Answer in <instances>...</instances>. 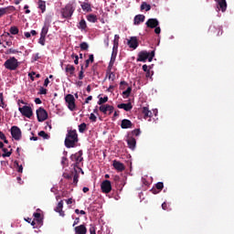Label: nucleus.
I'll use <instances>...</instances> for the list:
<instances>
[{"instance_id": "13d9d810", "label": "nucleus", "mask_w": 234, "mask_h": 234, "mask_svg": "<svg viewBox=\"0 0 234 234\" xmlns=\"http://www.w3.org/2000/svg\"><path fill=\"white\" fill-rule=\"evenodd\" d=\"M143 70H144V72H148L151 69H149V66H147V64H144V65H143Z\"/></svg>"}, {"instance_id": "ea45409f", "label": "nucleus", "mask_w": 234, "mask_h": 234, "mask_svg": "<svg viewBox=\"0 0 234 234\" xmlns=\"http://www.w3.org/2000/svg\"><path fill=\"white\" fill-rule=\"evenodd\" d=\"M87 131V123L82 122L79 125V133H85Z\"/></svg>"}, {"instance_id": "b1692460", "label": "nucleus", "mask_w": 234, "mask_h": 234, "mask_svg": "<svg viewBox=\"0 0 234 234\" xmlns=\"http://www.w3.org/2000/svg\"><path fill=\"white\" fill-rule=\"evenodd\" d=\"M53 17H54V13H48V14L46 16L44 25H46V26H48V27H50V24L52 23Z\"/></svg>"}, {"instance_id": "e433bc0d", "label": "nucleus", "mask_w": 234, "mask_h": 234, "mask_svg": "<svg viewBox=\"0 0 234 234\" xmlns=\"http://www.w3.org/2000/svg\"><path fill=\"white\" fill-rule=\"evenodd\" d=\"M9 32L13 36H17V34H19V28H17V27H16V26L11 27L10 29H9Z\"/></svg>"}, {"instance_id": "a211bd4d", "label": "nucleus", "mask_w": 234, "mask_h": 234, "mask_svg": "<svg viewBox=\"0 0 234 234\" xmlns=\"http://www.w3.org/2000/svg\"><path fill=\"white\" fill-rule=\"evenodd\" d=\"M75 234H87V227L85 225H80L74 229Z\"/></svg>"}, {"instance_id": "9d476101", "label": "nucleus", "mask_w": 234, "mask_h": 234, "mask_svg": "<svg viewBox=\"0 0 234 234\" xmlns=\"http://www.w3.org/2000/svg\"><path fill=\"white\" fill-rule=\"evenodd\" d=\"M11 136L14 138V140L19 141L21 140V129L17 126H12L11 127Z\"/></svg>"}, {"instance_id": "4d7b16f0", "label": "nucleus", "mask_w": 234, "mask_h": 234, "mask_svg": "<svg viewBox=\"0 0 234 234\" xmlns=\"http://www.w3.org/2000/svg\"><path fill=\"white\" fill-rule=\"evenodd\" d=\"M90 120L91 122H96V120H98V118L96 117V115L94 113H90Z\"/></svg>"}, {"instance_id": "de8ad7c7", "label": "nucleus", "mask_w": 234, "mask_h": 234, "mask_svg": "<svg viewBox=\"0 0 234 234\" xmlns=\"http://www.w3.org/2000/svg\"><path fill=\"white\" fill-rule=\"evenodd\" d=\"M46 37L45 36L43 35H40V38L38 40V43L42 46V47H45V41H46Z\"/></svg>"}, {"instance_id": "dca6fc26", "label": "nucleus", "mask_w": 234, "mask_h": 234, "mask_svg": "<svg viewBox=\"0 0 234 234\" xmlns=\"http://www.w3.org/2000/svg\"><path fill=\"white\" fill-rule=\"evenodd\" d=\"M217 3L218 10H221V12H226V10H228V3L226 0H217Z\"/></svg>"}, {"instance_id": "2eb2a0df", "label": "nucleus", "mask_w": 234, "mask_h": 234, "mask_svg": "<svg viewBox=\"0 0 234 234\" xmlns=\"http://www.w3.org/2000/svg\"><path fill=\"white\" fill-rule=\"evenodd\" d=\"M112 165L114 169H116V171H119V173H122V171H125V165L120 161L114 160Z\"/></svg>"}, {"instance_id": "c85d7f7f", "label": "nucleus", "mask_w": 234, "mask_h": 234, "mask_svg": "<svg viewBox=\"0 0 234 234\" xmlns=\"http://www.w3.org/2000/svg\"><path fill=\"white\" fill-rule=\"evenodd\" d=\"M86 17L90 23H96L98 21V16L92 14L88 15Z\"/></svg>"}, {"instance_id": "6e6d98bb", "label": "nucleus", "mask_w": 234, "mask_h": 234, "mask_svg": "<svg viewBox=\"0 0 234 234\" xmlns=\"http://www.w3.org/2000/svg\"><path fill=\"white\" fill-rule=\"evenodd\" d=\"M6 14V9L5 7L0 8V17H3Z\"/></svg>"}, {"instance_id": "052dcab7", "label": "nucleus", "mask_w": 234, "mask_h": 234, "mask_svg": "<svg viewBox=\"0 0 234 234\" xmlns=\"http://www.w3.org/2000/svg\"><path fill=\"white\" fill-rule=\"evenodd\" d=\"M39 94H47V89L41 87L39 90Z\"/></svg>"}, {"instance_id": "69168bd1", "label": "nucleus", "mask_w": 234, "mask_h": 234, "mask_svg": "<svg viewBox=\"0 0 234 234\" xmlns=\"http://www.w3.org/2000/svg\"><path fill=\"white\" fill-rule=\"evenodd\" d=\"M48 83H50V80H48V78H47V79L44 80V87H48Z\"/></svg>"}, {"instance_id": "f704fd0d", "label": "nucleus", "mask_w": 234, "mask_h": 234, "mask_svg": "<svg viewBox=\"0 0 234 234\" xmlns=\"http://www.w3.org/2000/svg\"><path fill=\"white\" fill-rule=\"evenodd\" d=\"M131 92H133V88L128 87L126 90L122 91V98H129V96H131Z\"/></svg>"}, {"instance_id": "1a4fd4ad", "label": "nucleus", "mask_w": 234, "mask_h": 234, "mask_svg": "<svg viewBox=\"0 0 234 234\" xmlns=\"http://www.w3.org/2000/svg\"><path fill=\"white\" fill-rule=\"evenodd\" d=\"M37 118L38 122H45V120L48 118V113L47 112V110H44L43 108L37 109Z\"/></svg>"}, {"instance_id": "cd10ccee", "label": "nucleus", "mask_w": 234, "mask_h": 234, "mask_svg": "<svg viewBox=\"0 0 234 234\" xmlns=\"http://www.w3.org/2000/svg\"><path fill=\"white\" fill-rule=\"evenodd\" d=\"M81 8L84 12H92V7H90V4L89 3L81 4Z\"/></svg>"}, {"instance_id": "72a5a7b5", "label": "nucleus", "mask_w": 234, "mask_h": 234, "mask_svg": "<svg viewBox=\"0 0 234 234\" xmlns=\"http://www.w3.org/2000/svg\"><path fill=\"white\" fill-rule=\"evenodd\" d=\"M2 151H3V154H2V156H3V158H8V157H10V156H12V149L8 152V149H6V148H2Z\"/></svg>"}, {"instance_id": "423d86ee", "label": "nucleus", "mask_w": 234, "mask_h": 234, "mask_svg": "<svg viewBox=\"0 0 234 234\" xmlns=\"http://www.w3.org/2000/svg\"><path fill=\"white\" fill-rule=\"evenodd\" d=\"M83 151L80 150L78 153L71 154L70 160L76 162L74 167H78L80 162H83Z\"/></svg>"}, {"instance_id": "8fccbe9b", "label": "nucleus", "mask_w": 234, "mask_h": 234, "mask_svg": "<svg viewBox=\"0 0 234 234\" xmlns=\"http://www.w3.org/2000/svg\"><path fill=\"white\" fill-rule=\"evenodd\" d=\"M71 58H72V59H74V63H75V65H78V63H80V57H78V55H74V54H72L71 55Z\"/></svg>"}, {"instance_id": "4be33fe9", "label": "nucleus", "mask_w": 234, "mask_h": 234, "mask_svg": "<svg viewBox=\"0 0 234 234\" xmlns=\"http://www.w3.org/2000/svg\"><path fill=\"white\" fill-rule=\"evenodd\" d=\"M142 112L144 120H147V118H151L153 116V112H151L148 107H143Z\"/></svg>"}, {"instance_id": "49530a36", "label": "nucleus", "mask_w": 234, "mask_h": 234, "mask_svg": "<svg viewBox=\"0 0 234 234\" xmlns=\"http://www.w3.org/2000/svg\"><path fill=\"white\" fill-rule=\"evenodd\" d=\"M112 55L118 56V44L117 43H115V45H113Z\"/></svg>"}, {"instance_id": "0eeeda50", "label": "nucleus", "mask_w": 234, "mask_h": 234, "mask_svg": "<svg viewBox=\"0 0 234 234\" xmlns=\"http://www.w3.org/2000/svg\"><path fill=\"white\" fill-rule=\"evenodd\" d=\"M19 112H21L22 116H26V118H32V108L30 106H23L18 108Z\"/></svg>"}, {"instance_id": "bf43d9fd", "label": "nucleus", "mask_w": 234, "mask_h": 234, "mask_svg": "<svg viewBox=\"0 0 234 234\" xmlns=\"http://www.w3.org/2000/svg\"><path fill=\"white\" fill-rule=\"evenodd\" d=\"M85 71H80L79 73V80H83V78H85Z\"/></svg>"}, {"instance_id": "20e7f679", "label": "nucleus", "mask_w": 234, "mask_h": 234, "mask_svg": "<svg viewBox=\"0 0 234 234\" xmlns=\"http://www.w3.org/2000/svg\"><path fill=\"white\" fill-rule=\"evenodd\" d=\"M4 67L7 69V70H16L17 67H19V62L17 61V58L16 57H12L5 60L4 63Z\"/></svg>"}, {"instance_id": "603ef678", "label": "nucleus", "mask_w": 234, "mask_h": 234, "mask_svg": "<svg viewBox=\"0 0 234 234\" xmlns=\"http://www.w3.org/2000/svg\"><path fill=\"white\" fill-rule=\"evenodd\" d=\"M80 177V176H78V172L75 170V174L73 176V184H78V178Z\"/></svg>"}, {"instance_id": "7c9ffc66", "label": "nucleus", "mask_w": 234, "mask_h": 234, "mask_svg": "<svg viewBox=\"0 0 234 234\" xmlns=\"http://www.w3.org/2000/svg\"><path fill=\"white\" fill-rule=\"evenodd\" d=\"M90 63H94V55L93 54H90L89 56V59H86V61H85V69H89V65Z\"/></svg>"}, {"instance_id": "412c9836", "label": "nucleus", "mask_w": 234, "mask_h": 234, "mask_svg": "<svg viewBox=\"0 0 234 234\" xmlns=\"http://www.w3.org/2000/svg\"><path fill=\"white\" fill-rule=\"evenodd\" d=\"M162 189H164V183L158 182L155 184V188H152V193L154 195H158L159 191H162Z\"/></svg>"}, {"instance_id": "37998d69", "label": "nucleus", "mask_w": 234, "mask_h": 234, "mask_svg": "<svg viewBox=\"0 0 234 234\" xmlns=\"http://www.w3.org/2000/svg\"><path fill=\"white\" fill-rule=\"evenodd\" d=\"M107 74H108L109 80H112V81H114V80L116 79V75L114 74V72L111 71V69H108Z\"/></svg>"}, {"instance_id": "680f3d73", "label": "nucleus", "mask_w": 234, "mask_h": 234, "mask_svg": "<svg viewBox=\"0 0 234 234\" xmlns=\"http://www.w3.org/2000/svg\"><path fill=\"white\" fill-rule=\"evenodd\" d=\"M41 57H39V53H37L34 58H33V61H37V59H40Z\"/></svg>"}, {"instance_id": "3c124183", "label": "nucleus", "mask_w": 234, "mask_h": 234, "mask_svg": "<svg viewBox=\"0 0 234 234\" xmlns=\"http://www.w3.org/2000/svg\"><path fill=\"white\" fill-rule=\"evenodd\" d=\"M119 43H120V36L119 35H115L114 36V40H113V45L117 44V47H119Z\"/></svg>"}, {"instance_id": "5701e85b", "label": "nucleus", "mask_w": 234, "mask_h": 234, "mask_svg": "<svg viewBox=\"0 0 234 234\" xmlns=\"http://www.w3.org/2000/svg\"><path fill=\"white\" fill-rule=\"evenodd\" d=\"M145 21V16L144 15H137L134 16L133 24L134 25H140V23H144Z\"/></svg>"}, {"instance_id": "f257e3e1", "label": "nucleus", "mask_w": 234, "mask_h": 234, "mask_svg": "<svg viewBox=\"0 0 234 234\" xmlns=\"http://www.w3.org/2000/svg\"><path fill=\"white\" fill-rule=\"evenodd\" d=\"M78 132L76 130H69L66 135L64 144L68 149L72 147H76V144H78Z\"/></svg>"}, {"instance_id": "2f4dec72", "label": "nucleus", "mask_w": 234, "mask_h": 234, "mask_svg": "<svg viewBox=\"0 0 234 234\" xmlns=\"http://www.w3.org/2000/svg\"><path fill=\"white\" fill-rule=\"evenodd\" d=\"M50 28V26H47L44 24L41 32H40V36H44L47 37V34H48V29Z\"/></svg>"}, {"instance_id": "58836bf2", "label": "nucleus", "mask_w": 234, "mask_h": 234, "mask_svg": "<svg viewBox=\"0 0 234 234\" xmlns=\"http://www.w3.org/2000/svg\"><path fill=\"white\" fill-rule=\"evenodd\" d=\"M141 10H145V12H149V10H151V5H148L145 2H144L141 5Z\"/></svg>"}, {"instance_id": "338daca9", "label": "nucleus", "mask_w": 234, "mask_h": 234, "mask_svg": "<svg viewBox=\"0 0 234 234\" xmlns=\"http://www.w3.org/2000/svg\"><path fill=\"white\" fill-rule=\"evenodd\" d=\"M91 100H92V96L90 95V96L85 100L84 103H89V101H91Z\"/></svg>"}, {"instance_id": "a19ab883", "label": "nucleus", "mask_w": 234, "mask_h": 234, "mask_svg": "<svg viewBox=\"0 0 234 234\" xmlns=\"http://www.w3.org/2000/svg\"><path fill=\"white\" fill-rule=\"evenodd\" d=\"M38 136H41L44 140H48L50 138V135H48V133H46L45 131H40L38 133Z\"/></svg>"}, {"instance_id": "ddd939ff", "label": "nucleus", "mask_w": 234, "mask_h": 234, "mask_svg": "<svg viewBox=\"0 0 234 234\" xmlns=\"http://www.w3.org/2000/svg\"><path fill=\"white\" fill-rule=\"evenodd\" d=\"M148 28H156L160 25V22L156 18H150L145 23Z\"/></svg>"}, {"instance_id": "7ed1b4c3", "label": "nucleus", "mask_w": 234, "mask_h": 234, "mask_svg": "<svg viewBox=\"0 0 234 234\" xmlns=\"http://www.w3.org/2000/svg\"><path fill=\"white\" fill-rule=\"evenodd\" d=\"M153 58H154V50L151 52H147L145 50L139 52L137 61H142L143 63H145V61H153Z\"/></svg>"}, {"instance_id": "79ce46f5", "label": "nucleus", "mask_w": 234, "mask_h": 234, "mask_svg": "<svg viewBox=\"0 0 234 234\" xmlns=\"http://www.w3.org/2000/svg\"><path fill=\"white\" fill-rule=\"evenodd\" d=\"M61 210H63V200H60V201L58 203V205H57V207H56V208H55V211H56L57 213H58V211H61Z\"/></svg>"}, {"instance_id": "393cba45", "label": "nucleus", "mask_w": 234, "mask_h": 234, "mask_svg": "<svg viewBox=\"0 0 234 234\" xmlns=\"http://www.w3.org/2000/svg\"><path fill=\"white\" fill-rule=\"evenodd\" d=\"M76 70V68L70 64H68L65 68V72L70 76H74V72Z\"/></svg>"}, {"instance_id": "f3484780", "label": "nucleus", "mask_w": 234, "mask_h": 234, "mask_svg": "<svg viewBox=\"0 0 234 234\" xmlns=\"http://www.w3.org/2000/svg\"><path fill=\"white\" fill-rule=\"evenodd\" d=\"M129 149L134 151L136 149V139L134 137H128L126 140Z\"/></svg>"}, {"instance_id": "a18cd8bd", "label": "nucleus", "mask_w": 234, "mask_h": 234, "mask_svg": "<svg viewBox=\"0 0 234 234\" xmlns=\"http://www.w3.org/2000/svg\"><path fill=\"white\" fill-rule=\"evenodd\" d=\"M127 85H129V84L127 83V81H125V80L121 81V82H120V90H125V87H127Z\"/></svg>"}, {"instance_id": "4468645a", "label": "nucleus", "mask_w": 234, "mask_h": 234, "mask_svg": "<svg viewBox=\"0 0 234 234\" xmlns=\"http://www.w3.org/2000/svg\"><path fill=\"white\" fill-rule=\"evenodd\" d=\"M210 34H214V36H222V27H215L211 26L208 29Z\"/></svg>"}, {"instance_id": "bb28decb", "label": "nucleus", "mask_w": 234, "mask_h": 234, "mask_svg": "<svg viewBox=\"0 0 234 234\" xmlns=\"http://www.w3.org/2000/svg\"><path fill=\"white\" fill-rule=\"evenodd\" d=\"M38 8L41 9L42 14L47 10V3L43 0L38 1Z\"/></svg>"}, {"instance_id": "f8f14e48", "label": "nucleus", "mask_w": 234, "mask_h": 234, "mask_svg": "<svg viewBox=\"0 0 234 234\" xmlns=\"http://www.w3.org/2000/svg\"><path fill=\"white\" fill-rule=\"evenodd\" d=\"M127 45L130 48H133V50H136L138 48V37H131L130 39L127 42Z\"/></svg>"}, {"instance_id": "c9c22d12", "label": "nucleus", "mask_w": 234, "mask_h": 234, "mask_svg": "<svg viewBox=\"0 0 234 234\" xmlns=\"http://www.w3.org/2000/svg\"><path fill=\"white\" fill-rule=\"evenodd\" d=\"M107 101H109V97L104 96V97H101L97 103L98 105H105L104 103H107Z\"/></svg>"}, {"instance_id": "864d4df0", "label": "nucleus", "mask_w": 234, "mask_h": 234, "mask_svg": "<svg viewBox=\"0 0 234 234\" xmlns=\"http://www.w3.org/2000/svg\"><path fill=\"white\" fill-rule=\"evenodd\" d=\"M15 164L18 167L17 172L18 173H23V165H19V163H17V161H15Z\"/></svg>"}, {"instance_id": "e2e57ef3", "label": "nucleus", "mask_w": 234, "mask_h": 234, "mask_svg": "<svg viewBox=\"0 0 234 234\" xmlns=\"http://www.w3.org/2000/svg\"><path fill=\"white\" fill-rule=\"evenodd\" d=\"M90 234H96V228L90 227Z\"/></svg>"}, {"instance_id": "39448f33", "label": "nucleus", "mask_w": 234, "mask_h": 234, "mask_svg": "<svg viewBox=\"0 0 234 234\" xmlns=\"http://www.w3.org/2000/svg\"><path fill=\"white\" fill-rule=\"evenodd\" d=\"M65 101L69 111H76V99L74 98V95L72 94L66 95Z\"/></svg>"}, {"instance_id": "473e14b6", "label": "nucleus", "mask_w": 234, "mask_h": 234, "mask_svg": "<svg viewBox=\"0 0 234 234\" xmlns=\"http://www.w3.org/2000/svg\"><path fill=\"white\" fill-rule=\"evenodd\" d=\"M36 222H37V224H41V222H43V219L41 218V213L39 212H35L33 214Z\"/></svg>"}, {"instance_id": "6e6552de", "label": "nucleus", "mask_w": 234, "mask_h": 234, "mask_svg": "<svg viewBox=\"0 0 234 234\" xmlns=\"http://www.w3.org/2000/svg\"><path fill=\"white\" fill-rule=\"evenodd\" d=\"M99 111L102 112V114H107L108 112L109 116H111V114L114 112V106L109 104H102L99 107Z\"/></svg>"}, {"instance_id": "6ab92c4d", "label": "nucleus", "mask_w": 234, "mask_h": 234, "mask_svg": "<svg viewBox=\"0 0 234 234\" xmlns=\"http://www.w3.org/2000/svg\"><path fill=\"white\" fill-rule=\"evenodd\" d=\"M118 109H123L126 112L133 110V104L131 102L128 103H121L117 105Z\"/></svg>"}, {"instance_id": "c756f323", "label": "nucleus", "mask_w": 234, "mask_h": 234, "mask_svg": "<svg viewBox=\"0 0 234 234\" xmlns=\"http://www.w3.org/2000/svg\"><path fill=\"white\" fill-rule=\"evenodd\" d=\"M117 55H112L111 60L108 66V70H112V67H114V62L116 61Z\"/></svg>"}, {"instance_id": "a878e982", "label": "nucleus", "mask_w": 234, "mask_h": 234, "mask_svg": "<svg viewBox=\"0 0 234 234\" xmlns=\"http://www.w3.org/2000/svg\"><path fill=\"white\" fill-rule=\"evenodd\" d=\"M77 27L79 30H87V21H85V18H81Z\"/></svg>"}, {"instance_id": "aec40b11", "label": "nucleus", "mask_w": 234, "mask_h": 234, "mask_svg": "<svg viewBox=\"0 0 234 234\" xmlns=\"http://www.w3.org/2000/svg\"><path fill=\"white\" fill-rule=\"evenodd\" d=\"M121 127L122 129H131L133 128V122L128 119H124L121 122Z\"/></svg>"}, {"instance_id": "774afa93", "label": "nucleus", "mask_w": 234, "mask_h": 234, "mask_svg": "<svg viewBox=\"0 0 234 234\" xmlns=\"http://www.w3.org/2000/svg\"><path fill=\"white\" fill-rule=\"evenodd\" d=\"M162 209H164L165 211L167 210V203L164 202L162 204Z\"/></svg>"}, {"instance_id": "9b49d317", "label": "nucleus", "mask_w": 234, "mask_h": 234, "mask_svg": "<svg viewBox=\"0 0 234 234\" xmlns=\"http://www.w3.org/2000/svg\"><path fill=\"white\" fill-rule=\"evenodd\" d=\"M101 189L102 193H105L106 195L109 194L111 191H112V185L109 180H104L101 184Z\"/></svg>"}, {"instance_id": "5fc2aeb1", "label": "nucleus", "mask_w": 234, "mask_h": 234, "mask_svg": "<svg viewBox=\"0 0 234 234\" xmlns=\"http://www.w3.org/2000/svg\"><path fill=\"white\" fill-rule=\"evenodd\" d=\"M140 129H135V130H133V132H132V134L133 135V136H140Z\"/></svg>"}, {"instance_id": "c03bdc74", "label": "nucleus", "mask_w": 234, "mask_h": 234, "mask_svg": "<svg viewBox=\"0 0 234 234\" xmlns=\"http://www.w3.org/2000/svg\"><path fill=\"white\" fill-rule=\"evenodd\" d=\"M80 50H89V44L87 42H82L80 45Z\"/></svg>"}, {"instance_id": "09e8293b", "label": "nucleus", "mask_w": 234, "mask_h": 234, "mask_svg": "<svg viewBox=\"0 0 234 234\" xmlns=\"http://www.w3.org/2000/svg\"><path fill=\"white\" fill-rule=\"evenodd\" d=\"M0 107L5 108V97L3 96V92L0 93Z\"/></svg>"}, {"instance_id": "4c0bfd02", "label": "nucleus", "mask_w": 234, "mask_h": 234, "mask_svg": "<svg viewBox=\"0 0 234 234\" xmlns=\"http://www.w3.org/2000/svg\"><path fill=\"white\" fill-rule=\"evenodd\" d=\"M4 10H5V14H12L13 12H16V6L9 5L7 7H4Z\"/></svg>"}, {"instance_id": "f03ea898", "label": "nucleus", "mask_w": 234, "mask_h": 234, "mask_svg": "<svg viewBox=\"0 0 234 234\" xmlns=\"http://www.w3.org/2000/svg\"><path fill=\"white\" fill-rule=\"evenodd\" d=\"M76 11V7L72 4H67L65 7L60 10L61 16L63 19H70Z\"/></svg>"}, {"instance_id": "0e129e2a", "label": "nucleus", "mask_w": 234, "mask_h": 234, "mask_svg": "<svg viewBox=\"0 0 234 234\" xmlns=\"http://www.w3.org/2000/svg\"><path fill=\"white\" fill-rule=\"evenodd\" d=\"M154 28H155L154 29L155 34H160V32H162V29L158 26L156 27H154Z\"/></svg>"}]
</instances>
